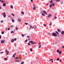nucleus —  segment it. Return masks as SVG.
I'll return each instance as SVG.
<instances>
[{"label":"nucleus","instance_id":"nucleus-1","mask_svg":"<svg viewBox=\"0 0 64 64\" xmlns=\"http://www.w3.org/2000/svg\"><path fill=\"white\" fill-rule=\"evenodd\" d=\"M29 43H30L32 45H34L35 44V42H33L32 41H30Z\"/></svg>","mask_w":64,"mask_h":64},{"label":"nucleus","instance_id":"nucleus-2","mask_svg":"<svg viewBox=\"0 0 64 64\" xmlns=\"http://www.w3.org/2000/svg\"><path fill=\"white\" fill-rule=\"evenodd\" d=\"M52 35L53 36H57V34L55 32H53L52 34Z\"/></svg>","mask_w":64,"mask_h":64},{"label":"nucleus","instance_id":"nucleus-3","mask_svg":"<svg viewBox=\"0 0 64 64\" xmlns=\"http://www.w3.org/2000/svg\"><path fill=\"white\" fill-rule=\"evenodd\" d=\"M6 14L5 12H4L3 13V16L4 17V18H5L6 16V14Z\"/></svg>","mask_w":64,"mask_h":64},{"label":"nucleus","instance_id":"nucleus-4","mask_svg":"<svg viewBox=\"0 0 64 64\" xmlns=\"http://www.w3.org/2000/svg\"><path fill=\"white\" fill-rule=\"evenodd\" d=\"M6 55H8V54H9V52L8 51H7V49H6Z\"/></svg>","mask_w":64,"mask_h":64},{"label":"nucleus","instance_id":"nucleus-5","mask_svg":"<svg viewBox=\"0 0 64 64\" xmlns=\"http://www.w3.org/2000/svg\"><path fill=\"white\" fill-rule=\"evenodd\" d=\"M43 12L44 13V14H46V15H47V13L46 12V11L45 10H44L43 11Z\"/></svg>","mask_w":64,"mask_h":64},{"label":"nucleus","instance_id":"nucleus-6","mask_svg":"<svg viewBox=\"0 0 64 64\" xmlns=\"http://www.w3.org/2000/svg\"><path fill=\"white\" fill-rule=\"evenodd\" d=\"M30 28L31 29L32 28V29H34V26L32 27V26L30 25Z\"/></svg>","mask_w":64,"mask_h":64},{"label":"nucleus","instance_id":"nucleus-7","mask_svg":"<svg viewBox=\"0 0 64 64\" xmlns=\"http://www.w3.org/2000/svg\"><path fill=\"white\" fill-rule=\"evenodd\" d=\"M4 41H5L4 40H2L1 41V43H2V44H4Z\"/></svg>","mask_w":64,"mask_h":64},{"label":"nucleus","instance_id":"nucleus-8","mask_svg":"<svg viewBox=\"0 0 64 64\" xmlns=\"http://www.w3.org/2000/svg\"><path fill=\"white\" fill-rule=\"evenodd\" d=\"M3 6L4 7L6 6V4L5 3H4L3 4Z\"/></svg>","mask_w":64,"mask_h":64},{"label":"nucleus","instance_id":"nucleus-9","mask_svg":"<svg viewBox=\"0 0 64 64\" xmlns=\"http://www.w3.org/2000/svg\"><path fill=\"white\" fill-rule=\"evenodd\" d=\"M18 20L19 22H21V20L20 19H18Z\"/></svg>","mask_w":64,"mask_h":64},{"label":"nucleus","instance_id":"nucleus-10","mask_svg":"<svg viewBox=\"0 0 64 64\" xmlns=\"http://www.w3.org/2000/svg\"><path fill=\"white\" fill-rule=\"evenodd\" d=\"M52 6H55V4L54 2L52 3Z\"/></svg>","mask_w":64,"mask_h":64},{"label":"nucleus","instance_id":"nucleus-11","mask_svg":"<svg viewBox=\"0 0 64 64\" xmlns=\"http://www.w3.org/2000/svg\"><path fill=\"white\" fill-rule=\"evenodd\" d=\"M52 16L51 15V14H49L48 16V17H51V16Z\"/></svg>","mask_w":64,"mask_h":64},{"label":"nucleus","instance_id":"nucleus-12","mask_svg":"<svg viewBox=\"0 0 64 64\" xmlns=\"http://www.w3.org/2000/svg\"><path fill=\"white\" fill-rule=\"evenodd\" d=\"M58 31V32H60V31H61V30H60V29L58 28L57 29V30Z\"/></svg>","mask_w":64,"mask_h":64},{"label":"nucleus","instance_id":"nucleus-13","mask_svg":"<svg viewBox=\"0 0 64 64\" xmlns=\"http://www.w3.org/2000/svg\"><path fill=\"white\" fill-rule=\"evenodd\" d=\"M61 33L62 34V35H63V34H64V31H62L61 32Z\"/></svg>","mask_w":64,"mask_h":64},{"label":"nucleus","instance_id":"nucleus-14","mask_svg":"<svg viewBox=\"0 0 64 64\" xmlns=\"http://www.w3.org/2000/svg\"><path fill=\"white\" fill-rule=\"evenodd\" d=\"M36 8V7H34L33 8V10H35Z\"/></svg>","mask_w":64,"mask_h":64},{"label":"nucleus","instance_id":"nucleus-15","mask_svg":"<svg viewBox=\"0 0 64 64\" xmlns=\"http://www.w3.org/2000/svg\"><path fill=\"white\" fill-rule=\"evenodd\" d=\"M21 36L22 37H24V36H25V35L23 34H22L21 35Z\"/></svg>","mask_w":64,"mask_h":64},{"label":"nucleus","instance_id":"nucleus-16","mask_svg":"<svg viewBox=\"0 0 64 64\" xmlns=\"http://www.w3.org/2000/svg\"><path fill=\"white\" fill-rule=\"evenodd\" d=\"M11 41L12 42H14V39H12V40Z\"/></svg>","mask_w":64,"mask_h":64},{"label":"nucleus","instance_id":"nucleus-17","mask_svg":"<svg viewBox=\"0 0 64 64\" xmlns=\"http://www.w3.org/2000/svg\"><path fill=\"white\" fill-rule=\"evenodd\" d=\"M12 22H13V23H14V20L12 19Z\"/></svg>","mask_w":64,"mask_h":64},{"label":"nucleus","instance_id":"nucleus-18","mask_svg":"<svg viewBox=\"0 0 64 64\" xmlns=\"http://www.w3.org/2000/svg\"><path fill=\"white\" fill-rule=\"evenodd\" d=\"M10 8L11 9H13V7L12 6H10Z\"/></svg>","mask_w":64,"mask_h":64},{"label":"nucleus","instance_id":"nucleus-19","mask_svg":"<svg viewBox=\"0 0 64 64\" xmlns=\"http://www.w3.org/2000/svg\"><path fill=\"white\" fill-rule=\"evenodd\" d=\"M21 14H22L23 15H24V12L22 11L21 12Z\"/></svg>","mask_w":64,"mask_h":64},{"label":"nucleus","instance_id":"nucleus-20","mask_svg":"<svg viewBox=\"0 0 64 64\" xmlns=\"http://www.w3.org/2000/svg\"><path fill=\"white\" fill-rule=\"evenodd\" d=\"M53 0H51L50 1V3H52L53 2Z\"/></svg>","mask_w":64,"mask_h":64},{"label":"nucleus","instance_id":"nucleus-21","mask_svg":"<svg viewBox=\"0 0 64 64\" xmlns=\"http://www.w3.org/2000/svg\"><path fill=\"white\" fill-rule=\"evenodd\" d=\"M41 47V45H40V46L38 47V48H40Z\"/></svg>","mask_w":64,"mask_h":64},{"label":"nucleus","instance_id":"nucleus-22","mask_svg":"<svg viewBox=\"0 0 64 64\" xmlns=\"http://www.w3.org/2000/svg\"><path fill=\"white\" fill-rule=\"evenodd\" d=\"M56 52H58V53H59V50H57Z\"/></svg>","mask_w":64,"mask_h":64},{"label":"nucleus","instance_id":"nucleus-23","mask_svg":"<svg viewBox=\"0 0 64 64\" xmlns=\"http://www.w3.org/2000/svg\"><path fill=\"white\" fill-rule=\"evenodd\" d=\"M14 33V31H12L11 32V33Z\"/></svg>","mask_w":64,"mask_h":64},{"label":"nucleus","instance_id":"nucleus-24","mask_svg":"<svg viewBox=\"0 0 64 64\" xmlns=\"http://www.w3.org/2000/svg\"><path fill=\"white\" fill-rule=\"evenodd\" d=\"M4 32L3 31H2V34H4Z\"/></svg>","mask_w":64,"mask_h":64},{"label":"nucleus","instance_id":"nucleus-25","mask_svg":"<svg viewBox=\"0 0 64 64\" xmlns=\"http://www.w3.org/2000/svg\"><path fill=\"white\" fill-rule=\"evenodd\" d=\"M11 14H12V16H15V15H14V14H13L12 13Z\"/></svg>","mask_w":64,"mask_h":64},{"label":"nucleus","instance_id":"nucleus-26","mask_svg":"<svg viewBox=\"0 0 64 64\" xmlns=\"http://www.w3.org/2000/svg\"><path fill=\"white\" fill-rule=\"evenodd\" d=\"M24 62H21L20 64H24Z\"/></svg>","mask_w":64,"mask_h":64},{"label":"nucleus","instance_id":"nucleus-27","mask_svg":"<svg viewBox=\"0 0 64 64\" xmlns=\"http://www.w3.org/2000/svg\"><path fill=\"white\" fill-rule=\"evenodd\" d=\"M61 0H56V2H59Z\"/></svg>","mask_w":64,"mask_h":64},{"label":"nucleus","instance_id":"nucleus-28","mask_svg":"<svg viewBox=\"0 0 64 64\" xmlns=\"http://www.w3.org/2000/svg\"><path fill=\"white\" fill-rule=\"evenodd\" d=\"M30 43H29V42H28V45H29V46H30Z\"/></svg>","mask_w":64,"mask_h":64},{"label":"nucleus","instance_id":"nucleus-29","mask_svg":"<svg viewBox=\"0 0 64 64\" xmlns=\"http://www.w3.org/2000/svg\"><path fill=\"white\" fill-rule=\"evenodd\" d=\"M4 2H5V1H3L2 0V3H4Z\"/></svg>","mask_w":64,"mask_h":64},{"label":"nucleus","instance_id":"nucleus-30","mask_svg":"<svg viewBox=\"0 0 64 64\" xmlns=\"http://www.w3.org/2000/svg\"><path fill=\"white\" fill-rule=\"evenodd\" d=\"M59 53L60 54H61V51H60L59 52Z\"/></svg>","mask_w":64,"mask_h":64},{"label":"nucleus","instance_id":"nucleus-31","mask_svg":"<svg viewBox=\"0 0 64 64\" xmlns=\"http://www.w3.org/2000/svg\"><path fill=\"white\" fill-rule=\"evenodd\" d=\"M30 51L32 52V48H30Z\"/></svg>","mask_w":64,"mask_h":64},{"label":"nucleus","instance_id":"nucleus-32","mask_svg":"<svg viewBox=\"0 0 64 64\" xmlns=\"http://www.w3.org/2000/svg\"><path fill=\"white\" fill-rule=\"evenodd\" d=\"M2 9V6H0V9Z\"/></svg>","mask_w":64,"mask_h":64},{"label":"nucleus","instance_id":"nucleus-33","mask_svg":"<svg viewBox=\"0 0 64 64\" xmlns=\"http://www.w3.org/2000/svg\"><path fill=\"white\" fill-rule=\"evenodd\" d=\"M56 33H57V34H59V33H58V32L57 31H56Z\"/></svg>","mask_w":64,"mask_h":64},{"label":"nucleus","instance_id":"nucleus-34","mask_svg":"<svg viewBox=\"0 0 64 64\" xmlns=\"http://www.w3.org/2000/svg\"><path fill=\"white\" fill-rule=\"evenodd\" d=\"M56 60L57 61H59V58H58Z\"/></svg>","mask_w":64,"mask_h":64},{"label":"nucleus","instance_id":"nucleus-35","mask_svg":"<svg viewBox=\"0 0 64 64\" xmlns=\"http://www.w3.org/2000/svg\"><path fill=\"white\" fill-rule=\"evenodd\" d=\"M27 37L28 38H30V36H27Z\"/></svg>","mask_w":64,"mask_h":64},{"label":"nucleus","instance_id":"nucleus-36","mask_svg":"<svg viewBox=\"0 0 64 64\" xmlns=\"http://www.w3.org/2000/svg\"><path fill=\"white\" fill-rule=\"evenodd\" d=\"M51 7H52V5L50 4V8H51Z\"/></svg>","mask_w":64,"mask_h":64},{"label":"nucleus","instance_id":"nucleus-37","mask_svg":"<svg viewBox=\"0 0 64 64\" xmlns=\"http://www.w3.org/2000/svg\"><path fill=\"white\" fill-rule=\"evenodd\" d=\"M42 16H45V14H42Z\"/></svg>","mask_w":64,"mask_h":64},{"label":"nucleus","instance_id":"nucleus-38","mask_svg":"<svg viewBox=\"0 0 64 64\" xmlns=\"http://www.w3.org/2000/svg\"><path fill=\"white\" fill-rule=\"evenodd\" d=\"M17 40V38H15L14 39V41H16Z\"/></svg>","mask_w":64,"mask_h":64},{"label":"nucleus","instance_id":"nucleus-39","mask_svg":"<svg viewBox=\"0 0 64 64\" xmlns=\"http://www.w3.org/2000/svg\"><path fill=\"white\" fill-rule=\"evenodd\" d=\"M4 60H7V58H5L4 59Z\"/></svg>","mask_w":64,"mask_h":64},{"label":"nucleus","instance_id":"nucleus-40","mask_svg":"<svg viewBox=\"0 0 64 64\" xmlns=\"http://www.w3.org/2000/svg\"><path fill=\"white\" fill-rule=\"evenodd\" d=\"M52 60H53L52 59H50V61H52Z\"/></svg>","mask_w":64,"mask_h":64},{"label":"nucleus","instance_id":"nucleus-41","mask_svg":"<svg viewBox=\"0 0 64 64\" xmlns=\"http://www.w3.org/2000/svg\"><path fill=\"white\" fill-rule=\"evenodd\" d=\"M15 54H14L13 56H12L14 58V57H15Z\"/></svg>","mask_w":64,"mask_h":64},{"label":"nucleus","instance_id":"nucleus-42","mask_svg":"<svg viewBox=\"0 0 64 64\" xmlns=\"http://www.w3.org/2000/svg\"><path fill=\"white\" fill-rule=\"evenodd\" d=\"M44 26H45V27H46V24H44Z\"/></svg>","mask_w":64,"mask_h":64},{"label":"nucleus","instance_id":"nucleus-43","mask_svg":"<svg viewBox=\"0 0 64 64\" xmlns=\"http://www.w3.org/2000/svg\"><path fill=\"white\" fill-rule=\"evenodd\" d=\"M62 61V60H61V59H60V62H61Z\"/></svg>","mask_w":64,"mask_h":64},{"label":"nucleus","instance_id":"nucleus-44","mask_svg":"<svg viewBox=\"0 0 64 64\" xmlns=\"http://www.w3.org/2000/svg\"><path fill=\"white\" fill-rule=\"evenodd\" d=\"M25 24H26V25H28V23H25Z\"/></svg>","mask_w":64,"mask_h":64},{"label":"nucleus","instance_id":"nucleus-45","mask_svg":"<svg viewBox=\"0 0 64 64\" xmlns=\"http://www.w3.org/2000/svg\"><path fill=\"white\" fill-rule=\"evenodd\" d=\"M4 53V52H0V53H1V54H2V53Z\"/></svg>","mask_w":64,"mask_h":64},{"label":"nucleus","instance_id":"nucleus-46","mask_svg":"<svg viewBox=\"0 0 64 64\" xmlns=\"http://www.w3.org/2000/svg\"><path fill=\"white\" fill-rule=\"evenodd\" d=\"M52 25V23H50V26H51Z\"/></svg>","mask_w":64,"mask_h":64},{"label":"nucleus","instance_id":"nucleus-47","mask_svg":"<svg viewBox=\"0 0 64 64\" xmlns=\"http://www.w3.org/2000/svg\"><path fill=\"white\" fill-rule=\"evenodd\" d=\"M27 41H28V40H25V42H27Z\"/></svg>","mask_w":64,"mask_h":64},{"label":"nucleus","instance_id":"nucleus-48","mask_svg":"<svg viewBox=\"0 0 64 64\" xmlns=\"http://www.w3.org/2000/svg\"><path fill=\"white\" fill-rule=\"evenodd\" d=\"M18 30V28H17V26H16V30Z\"/></svg>","mask_w":64,"mask_h":64},{"label":"nucleus","instance_id":"nucleus-49","mask_svg":"<svg viewBox=\"0 0 64 64\" xmlns=\"http://www.w3.org/2000/svg\"><path fill=\"white\" fill-rule=\"evenodd\" d=\"M36 28H37V27H35L34 28V29H36Z\"/></svg>","mask_w":64,"mask_h":64},{"label":"nucleus","instance_id":"nucleus-50","mask_svg":"<svg viewBox=\"0 0 64 64\" xmlns=\"http://www.w3.org/2000/svg\"><path fill=\"white\" fill-rule=\"evenodd\" d=\"M30 1L32 2H33V0H30Z\"/></svg>","mask_w":64,"mask_h":64},{"label":"nucleus","instance_id":"nucleus-51","mask_svg":"<svg viewBox=\"0 0 64 64\" xmlns=\"http://www.w3.org/2000/svg\"><path fill=\"white\" fill-rule=\"evenodd\" d=\"M10 29V28H8V30H9Z\"/></svg>","mask_w":64,"mask_h":64},{"label":"nucleus","instance_id":"nucleus-52","mask_svg":"<svg viewBox=\"0 0 64 64\" xmlns=\"http://www.w3.org/2000/svg\"><path fill=\"white\" fill-rule=\"evenodd\" d=\"M62 48H64V46H62Z\"/></svg>","mask_w":64,"mask_h":64},{"label":"nucleus","instance_id":"nucleus-53","mask_svg":"<svg viewBox=\"0 0 64 64\" xmlns=\"http://www.w3.org/2000/svg\"><path fill=\"white\" fill-rule=\"evenodd\" d=\"M3 20H2L1 22V23H3Z\"/></svg>","mask_w":64,"mask_h":64},{"label":"nucleus","instance_id":"nucleus-54","mask_svg":"<svg viewBox=\"0 0 64 64\" xmlns=\"http://www.w3.org/2000/svg\"><path fill=\"white\" fill-rule=\"evenodd\" d=\"M33 6H34V7H35V5H34V4H33Z\"/></svg>","mask_w":64,"mask_h":64},{"label":"nucleus","instance_id":"nucleus-55","mask_svg":"<svg viewBox=\"0 0 64 64\" xmlns=\"http://www.w3.org/2000/svg\"><path fill=\"white\" fill-rule=\"evenodd\" d=\"M16 59H18V57H16Z\"/></svg>","mask_w":64,"mask_h":64},{"label":"nucleus","instance_id":"nucleus-56","mask_svg":"<svg viewBox=\"0 0 64 64\" xmlns=\"http://www.w3.org/2000/svg\"><path fill=\"white\" fill-rule=\"evenodd\" d=\"M10 27H14V26H12V25L11 26H10Z\"/></svg>","mask_w":64,"mask_h":64},{"label":"nucleus","instance_id":"nucleus-57","mask_svg":"<svg viewBox=\"0 0 64 64\" xmlns=\"http://www.w3.org/2000/svg\"><path fill=\"white\" fill-rule=\"evenodd\" d=\"M18 61V60H15V61H16V62H17L16 61Z\"/></svg>","mask_w":64,"mask_h":64},{"label":"nucleus","instance_id":"nucleus-58","mask_svg":"<svg viewBox=\"0 0 64 64\" xmlns=\"http://www.w3.org/2000/svg\"><path fill=\"white\" fill-rule=\"evenodd\" d=\"M41 44V42H40L38 43V44Z\"/></svg>","mask_w":64,"mask_h":64},{"label":"nucleus","instance_id":"nucleus-59","mask_svg":"<svg viewBox=\"0 0 64 64\" xmlns=\"http://www.w3.org/2000/svg\"><path fill=\"white\" fill-rule=\"evenodd\" d=\"M28 40H30V39L29 38H28Z\"/></svg>","mask_w":64,"mask_h":64},{"label":"nucleus","instance_id":"nucleus-60","mask_svg":"<svg viewBox=\"0 0 64 64\" xmlns=\"http://www.w3.org/2000/svg\"><path fill=\"white\" fill-rule=\"evenodd\" d=\"M55 19H56L57 18V17H54Z\"/></svg>","mask_w":64,"mask_h":64},{"label":"nucleus","instance_id":"nucleus-61","mask_svg":"<svg viewBox=\"0 0 64 64\" xmlns=\"http://www.w3.org/2000/svg\"><path fill=\"white\" fill-rule=\"evenodd\" d=\"M16 53H15L14 55H16Z\"/></svg>","mask_w":64,"mask_h":64},{"label":"nucleus","instance_id":"nucleus-62","mask_svg":"<svg viewBox=\"0 0 64 64\" xmlns=\"http://www.w3.org/2000/svg\"><path fill=\"white\" fill-rule=\"evenodd\" d=\"M47 6H48V3H47Z\"/></svg>","mask_w":64,"mask_h":64},{"label":"nucleus","instance_id":"nucleus-63","mask_svg":"<svg viewBox=\"0 0 64 64\" xmlns=\"http://www.w3.org/2000/svg\"><path fill=\"white\" fill-rule=\"evenodd\" d=\"M26 55H27V53H26Z\"/></svg>","mask_w":64,"mask_h":64},{"label":"nucleus","instance_id":"nucleus-64","mask_svg":"<svg viewBox=\"0 0 64 64\" xmlns=\"http://www.w3.org/2000/svg\"><path fill=\"white\" fill-rule=\"evenodd\" d=\"M51 62H52V63H53V61H51Z\"/></svg>","mask_w":64,"mask_h":64}]
</instances>
